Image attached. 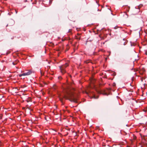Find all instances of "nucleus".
<instances>
[{"instance_id": "obj_14", "label": "nucleus", "mask_w": 147, "mask_h": 147, "mask_svg": "<svg viewBox=\"0 0 147 147\" xmlns=\"http://www.w3.org/2000/svg\"><path fill=\"white\" fill-rule=\"evenodd\" d=\"M96 9L98 11V10H99L97 8Z\"/></svg>"}, {"instance_id": "obj_6", "label": "nucleus", "mask_w": 147, "mask_h": 147, "mask_svg": "<svg viewBox=\"0 0 147 147\" xmlns=\"http://www.w3.org/2000/svg\"><path fill=\"white\" fill-rule=\"evenodd\" d=\"M75 38H76L77 39H78V40H80V36H75Z\"/></svg>"}, {"instance_id": "obj_1", "label": "nucleus", "mask_w": 147, "mask_h": 147, "mask_svg": "<svg viewBox=\"0 0 147 147\" xmlns=\"http://www.w3.org/2000/svg\"><path fill=\"white\" fill-rule=\"evenodd\" d=\"M63 98L66 99H68L70 101L77 103L78 96L75 95L72 91L68 90L66 92V94H65L63 98L60 97V100L63 103Z\"/></svg>"}, {"instance_id": "obj_19", "label": "nucleus", "mask_w": 147, "mask_h": 147, "mask_svg": "<svg viewBox=\"0 0 147 147\" xmlns=\"http://www.w3.org/2000/svg\"><path fill=\"white\" fill-rule=\"evenodd\" d=\"M9 53H10V52H8V53H7V54H9Z\"/></svg>"}, {"instance_id": "obj_3", "label": "nucleus", "mask_w": 147, "mask_h": 147, "mask_svg": "<svg viewBox=\"0 0 147 147\" xmlns=\"http://www.w3.org/2000/svg\"><path fill=\"white\" fill-rule=\"evenodd\" d=\"M32 72V71L31 70H29L27 72L21 74H19V76L21 77L22 76H28L31 74Z\"/></svg>"}, {"instance_id": "obj_17", "label": "nucleus", "mask_w": 147, "mask_h": 147, "mask_svg": "<svg viewBox=\"0 0 147 147\" xmlns=\"http://www.w3.org/2000/svg\"><path fill=\"white\" fill-rule=\"evenodd\" d=\"M108 9L109 10V11H111V10L109 8H108Z\"/></svg>"}, {"instance_id": "obj_21", "label": "nucleus", "mask_w": 147, "mask_h": 147, "mask_svg": "<svg viewBox=\"0 0 147 147\" xmlns=\"http://www.w3.org/2000/svg\"><path fill=\"white\" fill-rule=\"evenodd\" d=\"M40 72H41V75H42V73L41 72V71H40Z\"/></svg>"}, {"instance_id": "obj_13", "label": "nucleus", "mask_w": 147, "mask_h": 147, "mask_svg": "<svg viewBox=\"0 0 147 147\" xmlns=\"http://www.w3.org/2000/svg\"><path fill=\"white\" fill-rule=\"evenodd\" d=\"M23 95H26V94H25L24 93H23Z\"/></svg>"}, {"instance_id": "obj_9", "label": "nucleus", "mask_w": 147, "mask_h": 147, "mask_svg": "<svg viewBox=\"0 0 147 147\" xmlns=\"http://www.w3.org/2000/svg\"><path fill=\"white\" fill-rule=\"evenodd\" d=\"M51 46H53L54 45V44L53 43H51Z\"/></svg>"}, {"instance_id": "obj_15", "label": "nucleus", "mask_w": 147, "mask_h": 147, "mask_svg": "<svg viewBox=\"0 0 147 147\" xmlns=\"http://www.w3.org/2000/svg\"><path fill=\"white\" fill-rule=\"evenodd\" d=\"M86 94H88V92H86Z\"/></svg>"}, {"instance_id": "obj_8", "label": "nucleus", "mask_w": 147, "mask_h": 147, "mask_svg": "<svg viewBox=\"0 0 147 147\" xmlns=\"http://www.w3.org/2000/svg\"><path fill=\"white\" fill-rule=\"evenodd\" d=\"M98 98V96H97V97H96L94 95H93V96L92 97V98H93L94 99Z\"/></svg>"}, {"instance_id": "obj_10", "label": "nucleus", "mask_w": 147, "mask_h": 147, "mask_svg": "<svg viewBox=\"0 0 147 147\" xmlns=\"http://www.w3.org/2000/svg\"><path fill=\"white\" fill-rule=\"evenodd\" d=\"M61 78H61V76H59L58 77V79H61Z\"/></svg>"}, {"instance_id": "obj_11", "label": "nucleus", "mask_w": 147, "mask_h": 147, "mask_svg": "<svg viewBox=\"0 0 147 147\" xmlns=\"http://www.w3.org/2000/svg\"><path fill=\"white\" fill-rule=\"evenodd\" d=\"M71 30H70V29H69V30L68 32H71Z\"/></svg>"}, {"instance_id": "obj_5", "label": "nucleus", "mask_w": 147, "mask_h": 147, "mask_svg": "<svg viewBox=\"0 0 147 147\" xmlns=\"http://www.w3.org/2000/svg\"><path fill=\"white\" fill-rule=\"evenodd\" d=\"M99 93H102L101 92V91H100L99 92ZM104 95H108V94H107V93L104 92L103 93H102Z\"/></svg>"}, {"instance_id": "obj_4", "label": "nucleus", "mask_w": 147, "mask_h": 147, "mask_svg": "<svg viewBox=\"0 0 147 147\" xmlns=\"http://www.w3.org/2000/svg\"><path fill=\"white\" fill-rule=\"evenodd\" d=\"M18 60L16 61H15L13 62V65H16L18 63Z\"/></svg>"}, {"instance_id": "obj_7", "label": "nucleus", "mask_w": 147, "mask_h": 147, "mask_svg": "<svg viewBox=\"0 0 147 147\" xmlns=\"http://www.w3.org/2000/svg\"><path fill=\"white\" fill-rule=\"evenodd\" d=\"M56 88H57V87H56V86L55 85H54L53 86V88L54 90H56Z\"/></svg>"}, {"instance_id": "obj_18", "label": "nucleus", "mask_w": 147, "mask_h": 147, "mask_svg": "<svg viewBox=\"0 0 147 147\" xmlns=\"http://www.w3.org/2000/svg\"><path fill=\"white\" fill-rule=\"evenodd\" d=\"M125 15L127 16V14L126 13H125Z\"/></svg>"}, {"instance_id": "obj_20", "label": "nucleus", "mask_w": 147, "mask_h": 147, "mask_svg": "<svg viewBox=\"0 0 147 147\" xmlns=\"http://www.w3.org/2000/svg\"><path fill=\"white\" fill-rule=\"evenodd\" d=\"M9 53H10V52H8V53H7V54H9Z\"/></svg>"}, {"instance_id": "obj_2", "label": "nucleus", "mask_w": 147, "mask_h": 147, "mask_svg": "<svg viewBox=\"0 0 147 147\" xmlns=\"http://www.w3.org/2000/svg\"><path fill=\"white\" fill-rule=\"evenodd\" d=\"M68 64L66 63L65 65H63L59 67L61 71L62 74H64L65 72V69L68 66Z\"/></svg>"}, {"instance_id": "obj_12", "label": "nucleus", "mask_w": 147, "mask_h": 147, "mask_svg": "<svg viewBox=\"0 0 147 147\" xmlns=\"http://www.w3.org/2000/svg\"><path fill=\"white\" fill-rule=\"evenodd\" d=\"M145 53L147 55V51H146V52Z\"/></svg>"}, {"instance_id": "obj_16", "label": "nucleus", "mask_w": 147, "mask_h": 147, "mask_svg": "<svg viewBox=\"0 0 147 147\" xmlns=\"http://www.w3.org/2000/svg\"><path fill=\"white\" fill-rule=\"evenodd\" d=\"M125 42L124 43V45H125L126 44H125Z\"/></svg>"}]
</instances>
